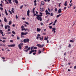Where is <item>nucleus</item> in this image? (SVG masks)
Instances as JSON below:
<instances>
[{"label":"nucleus","mask_w":76,"mask_h":76,"mask_svg":"<svg viewBox=\"0 0 76 76\" xmlns=\"http://www.w3.org/2000/svg\"><path fill=\"white\" fill-rule=\"evenodd\" d=\"M61 4V3H60L58 5L59 7H60V6H61L60 4Z\"/></svg>","instance_id":"obj_45"},{"label":"nucleus","mask_w":76,"mask_h":76,"mask_svg":"<svg viewBox=\"0 0 76 76\" xmlns=\"http://www.w3.org/2000/svg\"><path fill=\"white\" fill-rule=\"evenodd\" d=\"M9 13H10V15H12V12H11V11L9 10Z\"/></svg>","instance_id":"obj_35"},{"label":"nucleus","mask_w":76,"mask_h":76,"mask_svg":"<svg viewBox=\"0 0 76 76\" xmlns=\"http://www.w3.org/2000/svg\"><path fill=\"white\" fill-rule=\"evenodd\" d=\"M25 48H28V46H26Z\"/></svg>","instance_id":"obj_48"},{"label":"nucleus","mask_w":76,"mask_h":76,"mask_svg":"<svg viewBox=\"0 0 76 76\" xmlns=\"http://www.w3.org/2000/svg\"><path fill=\"white\" fill-rule=\"evenodd\" d=\"M55 12H57V8H55Z\"/></svg>","instance_id":"obj_43"},{"label":"nucleus","mask_w":76,"mask_h":76,"mask_svg":"<svg viewBox=\"0 0 76 76\" xmlns=\"http://www.w3.org/2000/svg\"><path fill=\"white\" fill-rule=\"evenodd\" d=\"M45 3L43 1H42L41 2V4L42 5H44V4Z\"/></svg>","instance_id":"obj_19"},{"label":"nucleus","mask_w":76,"mask_h":76,"mask_svg":"<svg viewBox=\"0 0 76 76\" xmlns=\"http://www.w3.org/2000/svg\"><path fill=\"white\" fill-rule=\"evenodd\" d=\"M69 42H74L75 41H74V40H70L69 41Z\"/></svg>","instance_id":"obj_27"},{"label":"nucleus","mask_w":76,"mask_h":76,"mask_svg":"<svg viewBox=\"0 0 76 76\" xmlns=\"http://www.w3.org/2000/svg\"><path fill=\"white\" fill-rule=\"evenodd\" d=\"M62 11H61V8H60L59 9L58 11V13L59 14L60 13H61Z\"/></svg>","instance_id":"obj_8"},{"label":"nucleus","mask_w":76,"mask_h":76,"mask_svg":"<svg viewBox=\"0 0 76 76\" xmlns=\"http://www.w3.org/2000/svg\"><path fill=\"white\" fill-rule=\"evenodd\" d=\"M26 42H29V39H26Z\"/></svg>","instance_id":"obj_25"},{"label":"nucleus","mask_w":76,"mask_h":76,"mask_svg":"<svg viewBox=\"0 0 76 76\" xmlns=\"http://www.w3.org/2000/svg\"><path fill=\"white\" fill-rule=\"evenodd\" d=\"M40 25L41 26H42V25H43V23H40Z\"/></svg>","instance_id":"obj_62"},{"label":"nucleus","mask_w":76,"mask_h":76,"mask_svg":"<svg viewBox=\"0 0 76 76\" xmlns=\"http://www.w3.org/2000/svg\"><path fill=\"white\" fill-rule=\"evenodd\" d=\"M32 51H30V53H29V54H32Z\"/></svg>","instance_id":"obj_58"},{"label":"nucleus","mask_w":76,"mask_h":76,"mask_svg":"<svg viewBox=\"0 0 76 76\" xmlns=\"http://www.w3.org/2000/svg\"><path fill=\"white\" fill-rule=\"evenodd\" d=\"M39 14L40 15H39V16H40V17L42 16V13L41 12H39Z\"/></svg>","instance_id":"obj_18"},{"label":"nucleus","mask_w":76,"mask_h":76,"mask_svg":"<svg viewBox=\"0 0 76 76\" xmlns=\"http://www.w3.org/2000/svg\"><path fill=\"white\" fill-rule=\"evenodd\" d=\"M12 33L13 34H14V35H15V34H16V33H15V32L13 31H12Z\"/></svg>","instance_id":"obj_28"},{"label":"nucleus","mask_w":76,"mask_h":76,"mask_svg":"<svg viewBox=\"0 0 76 76\" xmlns=\"http://www.w3.org/2000/svg\"><path fill=\"white\" fill-rule=\"evenodd\" d=\"M0 33L2 35V36H3V37H4V35L3 34V30H0Z\"/></svg>","instance_id":"obj_5"},{"label":"nucleus","mask_w":76,"mask_h":76,"mask_svg":"<svg viewBox=\"0 0 76 76\" xmlns=\"http://www.w3.org/2000/svg\"><path fill=\"white\" fill-rule=\"evenodd\" d=\"M23 45V43H20L19 44V49L21 50L22 49V46Z\"/></svg>","instance_id":"obj_3"},{"label":"nucleus","mask_w":76,"mask_h":76,"mask_svg":"<svg viewBox=\"0 0 76 76\" xmlns=\"http://www.w3.org/2000/svg\"><path fill=\"white\" fill-rule=\"evenodd\" d=\"M56 28H52V32H53V34H55L56 33Z\"/></svg>","instance_id":"obj_4"},{"label":"nucleus","mask_w":76,"mask_h":76,"mask_svg":"<svg viewBox=\"0 0 76 76\" xmlns=\"http://www.w3.org/2000/svg\"><path fill=\"white\" fill-rule=\"evenodd\" d=\"M37 15H37L36 14H35V13H34V16H35H35H37Z\"/></svg>","instance_id":"obj_40"},{"label":"nucleus","mask_w":76,"mask_h":76,"mask_svg":"<svg viewBox=\"0 0 76 76\" xmlns=\"http://www.w3.org/2000/svg\"><path fill=\"white\" fill-rule=\"evenodd\" d=\"M34 49L37 50V47H34Z\"/></svg>","instance_id":"obj_39"},{"label":"nucleus","mask_w":76,"mask_h":76,"mask_svg":"<svg viewBox=\"0 0 76 76\" xmlns=\"http://www.w3.org/2000/svg\"><path fill=\"white\" fill-rule=\"evenodd\" d=\"M7 26H5V28L6 29H7Z\"/></svg>","instance_id":"obj_41"},{"label":"nucleus","mask_w":76,"mask_h":76,"mask_svg":"<svg viewBox=\"0 0 76 76\" xmlns=\"http://www.w3.org/2000/svg\"><path fill=\"white\" fill-rule=\"evenodd\" d=\"M39 54H41V51H40V50H39Z\"/></svg>","instance_id":"obj_37"},{"label":"nucleus","mask_w":76,"mask_h":76,"mask_svg":"<svg viewBox=\"0 0 76 76\" xmlns=\"http://www.w3.org/2000/svg\"><path fill=\"white\" fill-rule=\"evenodd\" d=\"M25 23H26V24H27V25H29V23L28 22H26Z\"/></svg>","instance_id":"obj_50"},{"label":"nucleus","mask_w":76,"mask_h":76,"mask_svg":"<svg viewBox=\"0 0 76 76\" xmlns=\"http://www.w3.org/2000/svg\"><path fill=\"white\" fill-rule=\"evenodd\" d=\"M1 46V47H3V46H5V45H3V44H0V46Z\"/></svg>","instance_id":"obj_29"},{"label":"nucleus","mask_w":76,"mask_h":76,"mask_svg":"<svg viewBox=\"0 0 76 76\" xmlns=\"http://www.w3.org/2000/svg\"><path fill=\"white\" fill-rule=\"evenodd\" d=\"M14 1L16 4H18V0H14Z\"/></svg>","instance_id":"obj_22"},{"label":"nucleus","mask_w":76,"mask_h":76,"mask_svg":"<svg viewBox=\"0 0 76 76\" xmlns=\"http://www.w3.org/2000/svg\"><path fill=\"white\" fill-rule=\"evenodd\" d=\"M47 43L48 44V43H49V41L48 40H47Z\"/></svg>","instance_id":"obj_56"},{"label":"nucleus","mask_w":76,"mask_h":76,"mask_svg":"<svg viewBox=\"0 0 76 76\" xmlns=\"http://www.w3.org/2000/svg\"><path fill=\"white\" fill-rule=\"evenodd\" d=\"M45 12H46V15H50V13L48 12V10H46L45 11Z\"/></svg>","instance_id":"obj_7"},{"label":"nucleus","mask_w":76,"mask_h":76,"mask_svg":"<svg viewBox=\"0 0 76 76\" xmlns=\"http://www.w3.org/2000/svg\"><path fill=\"white\" fill-rule=\"evenodd\" d=\"M8 1H9L10 3V4H12V0H7Z\"/></svg>","instance_id":"obj_24"},{"label":"nucleus","mask_w":76,"mask_h":76,"mask_svg":"<svg viewBox=\"0 0 76 76\" xmlns=\"http://www.w3.org/2000/svg\"><path fill=\"white\" fill-rule=\"evenodd\" d=\"M36 18L38 20H40V21H42V18L40 16V15H38L37 16Z\"/></svg>","instance_id":"obj_1"},{"label":"nucleus","mask_w":76,"mask_h":76,"mask_svg":"<svg viewBox=\"0 0 76 76\" xmlns=\"http://www.w3.org/2000/svg\"><path fill=\"white\" fill-rule=\"evenodd\" d=\"M60 16H61V14H59L58 15H57L56 16V18H59Z\"/></svg>","instance_id":"obj_20"},{"label":"nucleus","mask_w":76,"mask_h":76,"mask_svg":"<svg viewBox=\"0 0 76 76\" xmlns=\"http://www.w3.org/2000/svg\"><path fill=\"white\" fill-rule=\"evenodd\" d=\"M30 13V11H29V10H28L27 11V16H29Z\"/></svg>","instance_id":"obj_11"},{"label":"nucleus","mask_w":76,"mask_h":76,"mask_svg":"<svg viewBox=\"0 0 76 76\" xmlns=\"http://www.w3.org/2000/svg\"><path fill=\"white\" fill-rule=\"evenodd\" d=\"M23 7V5H22L21 7H20V9H22Z\"/></svg>","instance_id":"obj_59"},{"label":"nucleus","mask_w":76,"mask_h":76,"mask_svg":"<svg viewBox=\"0 0 76 76\" xmlns=\"http://www.w3.org/2000/svg\"><path fill=\"white\" fill-rule=\"evenodd\" d=\"M10 42H13V40H10Z\"/></svg>","instance_id":"obj_49"},{"label":"nucleus","mask_w":76,"mask_h":76,"mask_svg":"<svg viewBox=\"0 0 76 76\" xmlns=\"http://www.w3.org/2000/svg\"><path fill=\"white\" fill-rule=\"evenodd\" d=\"M12 24V21L10 20L9 23V25H11Z\"/></svg>","instance_id":"obj_26"},{"label":"nucleus","mask_w":76,"mask_h":76,"mask_svg":"<svg viewBox=\"0 0 76 76\" xmlns=\"http://www.w3.org/2000/svg\"><path fill=\"white\" fill-rule=\"evenodd\" d=\"M23 42H24V43H26V39H24L23 40Z\"/></svg>","instance_id":"obj_31"},{"label":"nucleus","mask_w":76,"mask_h":76,"mask_svg":"<svg viewBox=\"0 0 76 76\" xmlns=\"http://www.w3.org/2000/svg\"><path fill=\"white\" fill-rule=\"evenodd\" d=\"M35 8H33V11H32L33 13H35V11H34V10H35Z\"/></svg>","instance_id":"obj_23"},{"label":"nucleus","mask_w":76,"mask_h":76,"mask_svg":"<svg viewBox=\"0 0 76 76\" xmlns=\"http://www.w3.org/2000/svg\"><path fill=\"white\" fill-rule=\"evenodd\" d=\"M68 47H69V48H71V47H72V45L70 44H69Z\"/></svg>","instance_id":"obj_30"},{"label":"nucleus","mask_w":76,"mask_h":76,"mask_svg":"<svg viewBox=\"0 0 76 76\" xmlns=\"http://www.w3.org/2000/svg\"><path fill=\"white\" fill-rule=\"evenodd\" d=\"M28 28H24V30L25 31H27V29Z\"/></svg>","instance_id":"obj_53"},{"label":"nucleus","mask_w":76,"mask_h":76,"mask_svg":"<svg viewBox=\"0 0 76 76\" xmlns=\"http://www.w3.org/2000/svg\"><path fill=\"white\" fill-rule=\"evenodd\" d=\"M27 34H28V32H26L25 33H24L23 32H22L21 33V37H23V35H27ZM23 37H24V36H23Z\"/></svg>","instance_id":"obj_2"},{"label":"nucleus","mask_w":76,"mask_h":76,"mask_svg":"<svg viewBox=\"0 0 76 76\" xmlns=\"http://www.w3.org/2000/svg\"><path fill=\"white\" fill-rule=\"evenodd\" d=\"M37 47H39L40 48H41V45L39 44H38L37 45Z\"/></svg>","instance_id":"obj_12"},{"label":"nucleus","mask_w":76,"mask_h":76,"mask_svg":"<svg viewBox=\"0 0 76 76\" xmlns=\"http://www.w3.org/2000/svg\"><path fill=\"white\" fill-rule=\"evenodd\" d=\"M7 27H8V28H9V29H10V26L8 25L7 26Z\"/></svg>","instance_id":"obj_42"},{"label":"nucleus","mask_w":76,"mask_h":76,"mask_svg":"<svg viewBox=\"0 0 76 76\" xmlns=\"http://www.w3.org/2000/svg\"><path fill=\"white\" fill-rule=\"evenodd\" d=\"M49 28L50 29H52V28H53V26H49Z\"/></svg>","instance_id":"obj_32"},{"label":"nucleus","mask_w":76,"mask_h":76,"mask_svg":"<svg viewBox=\"0 0 76 76\" xmlns=\"http://www.w3.org/2000/svg\"><path fill=\"white\" fill-rule=\"evenodd\" d=\"M48 10L49 12H51V10H50V9L49 8H48Z\"/></svg>","instance_id":"obj_36"},{"label":"nucleus","mask_w":76,"mask_h":76,"mask_svg":"<svg viewBox=\"0 0 76 76\" xmlns=\"http://www.w3.org/2000/svg\"><path fill=\"white\" fill-rule=\"evenodd\" d=\"M27 31L28 32H29L30 31V30L28 28H27Z\"/></svg>","instance_id":"obj_52"},{"label":"nucleus","mask_w":76,"mask_h":76,"mask_svg":"<svg viewBox=\"0 0 76 76\" xmlns=\"http://www.w3.org/2000/svg\"><path fill=\"white\" fill-rule=\"evenodd\" d=\"M33 47H31V50H32V49H33Z\"/></svg>","instance_id":"obj_54"},{"label":"nucleus","mask_w":76,"mask_h":76,"mask_svg":"<svg viewBox=\"0 0 76 76\" xmlns=\"http://www.w3.org/2000/svg\"><path fill=\"white\" fill-rule=\"evenodd\" d=\"M64 5L65 6H67V1H65V3H64Z\"/></svg>","instance_id":"obj_13"},{"label":"nucleus","mask_w":76,"mask_h":76,"mask_svg":"<svg viewBox=\"0 0 76 76\" xmlns=\"http://www.w3.org/2000/svg\"><path fill=\"white\" fill-rule=\"evenodd\" d=\"M5 2H7V4H9V2H8L6 0H5Z\"/></svg>","instance_id":"obj_46"},{"label":"nucleus","mask_w":76,"mask_h":76,"mask_svg":"<svg viewBox=\"0 0 76 76\" xmlns=\"http://www.w3.org/2000/svg\"><path fill=\"white\" fill-rule=\"evenodd\" d=\"M6 34H12V32L10 31L9 32L7 33Z\"/></svg>","instance_id":"obj_33"},{"label":"nucleus","mask_w":76,"mask_h":76,"mask_svg":"<svg viewBox=\"0 0 76 76\" xmlns=\"http://www.w3.org/2000/svg\"><path fill=\"white\" fill-rule=\"evenodd\" d=\"M57 20H55L54 21V23H56V22H57Z\"/></svg>","instance_id":"obj_44"},{"label":"nucleus","mask_w":76,"mask_h":76,"mask_svg":"<svg viewBox=\"0 0 76 76\" xmlns=\"http://www.w3.org/2000/svg\"><path fill=\"white\" fill-rule=\"evenodd\" d=\"M22 31H23L24 30H25V28H22Z\"/></svg>","instance_id":"obj_57"},{"label":"nucleus","mask_w":76,"mask_h":76,"mask_svg":"<svg viewBox=\"0 0 76 76\" xmlns=\"http://www.w3.org/2000/svg\"><path fill=\"white\" fill-rule=\"evenodd\" d=\"M30 49H31V48L29 47L28 49H27L26 50H25L26 52H27V51H29Z\"/></svg>","instance_id":"obj_16"},{"label":"nucleus","mask_w":76,"mask_h":76,"mask_svg":"<svg viewBox=\"0 0 76 76\" xmlns=\"http://www.w3.org/2000/svg\"><path fill=\"white\" fill-rule=\"evenodd\" d=\"M48 36L47 37L46 36L44 38V40L45 41H47V40H48Z\"/></svg>","instance_id":"obj_10"},{"label":"nucleus","mask_w":76,"mask_h":76,"mask_svg":"<svg viewBox=\"0 0 76 76\" xmlns=\"http://www.w3.org/2000/svg\"><path fill=\"white\" fill-rule=\"evenodd\" d=\"M50 16H53V12H51L50 13Z\"/></svg>","instance_id":"obj_34"},{"label":"nucleus","mask_w":76,"mask_h":76,"mask_svg":"<svg viewBox=\"0 0 76 76\" xmlns=\"http://www.w3.org/2000/svg\"><path fill=\"white\" fill-rule=\"evenodd\" d=\"M45 9H44L42 8H41L40 9V10L41 11V12H44V10Z\"/></svg>","instance_id":"obj_9"},{"label":"nucleus","mask_w":76,"mask_h":76,"mask_svg":"<svg viewBox=\"0 0 76 76\" xmlns=\"http://www.w3.org/2000/svg\"><path fill=\"white\" fill-rule=\"evenodd\" d=\"M0 9L2 11V10H3V8L2 7H0Z\"/></svg>","instance_id":"obj_38"},{"label":"nucleus","mask_w":76,"mask_h":76,"mask_svg":"<svg viewBox=\"0 0 76 76\" xmlns=\"http://www.w3.org/2000/svg\"><path fill=\"white\" fill-rule=\"evenodd\" d=\"M11 36H12V37H14V35L13 34H12L11 35Z\"/></svg>","instance_id":"obj_63"},{"label":"nucleus","mask_w":76,"mask_h":76,"mask_svg":"<svg viewBox=\"0 0 76 76\" xmlns=\"http://www.w3.org/2000/svg\"><path fill=\"white\" fill-rule=\"evenodd\" d=\"M8 47H15V44L11 45H7Z\"/></svg>","instance_id":"obj_6"},{"label":"nucleus","mask_w":76,"mask_h":76,"mask_svg":"<svg viewBox=\"0 0 76 76\" xmlns=\"http://www.w3.org/2000/svg\"><path fill=\"white\" fill-rule=\"evenodd\" d=\"M4 20L5 22H7V19L6 18H4Z\"/></svg>","instance_id":"obj_17"},{"label":"nucleus","mask_w":76,"mask_h":76,"mask_svg":"<svg viewBox=\"0 0 76 76\" xmlns=\"http://www.w3.org/2000/svg\"><path fill=\"white\" fill-rule=\"evenodd\" d=\"M0 6H1V7H3V4L2 3H1L0 4Z\"/></svg>","instance_id":"obj_47"},{"label":"nucleus","mask_w":76,"mask_h":76,"mask_svg":"<svg viewBox=\"0 0 76 76\" xmlns=\"http://www.w3.org/2000/svg\"><path fill=\"white\" fill-rule=\"evenodd\" d=\"M5 13L6 14V15L7 16L8 15V13H7V10H6V9H5Z\"/></svg>","instance_id":"obj_14"},{"label":"nucleus","mask_w":76,"mask_h":76,"mask_svg":"<svg viewBox=\"0 0 76 76\" xmlns=\"http://www.w3.org/2000/svg\"><path fill=\"white\" fill-rule=\"evenodd\" d=\"M16 19H18V16L17 15H16Z\"/></svg>","instance_id":"obj_55"},{"label":"nucleus","mask_w":76,"mask_h":76,"mask_svg":"<svg viewBox=\"0 0 76 76\" xmlns=\"http://www.w3.org/2000/svg\"><path fill=\"white\" fill-rule=\"evenodd\" d=\"M31 51H32V52H34V50H32Z\"/></svg>","instance_id":"obj_64"},{"label":"nucleus","mask_w":76,"mask_h":76,"mask_svg":"<svg viewBox=\"0 0 76 76\" xmlns=\"http://www.w3.org/2000/svg\"><path fill=\"white\" fill-rule=\"evenodd\" d=\"M2 42H3L4 43V42H6V41H5V40H3V41H2Z\"/></svg>","instance_id":"obj_60"},{"label":"nucleus","mask_w":76,"mask_h":76,"mask_svg":"<svg viewBox=\"0 0 76 76\" xmlns=\"http://www.w3.org/2000/svg\"><path fill=\"white\" fill-rule=\"evenodd\" d=\"M14 8H12L11 10V12H12V13H14Z\"/></svg>","instance_id":"obj_21"},{"label":"nucleus","mask_w":76,"mask_h":76,"mask_svg":"<svg viewBox=\"0 0 76 76\" xmlns=\"http://www.w3.org/2000/svg\"><path fill=\"white\" fill-rule=\"evenodd\" d=\"M41 29L40 28H37V32H40L41 31Z\"/></svg>","instance_id":"obj_15"},{"label":"nucleus","mask_w":76,"mask_h":76,"mask_svg":"<svg viewBox=\"0 0 76 76\" xmlns=\"http://www.w3.org/2000/svg\"><path fill=\"white\" fill-rule=\"evenodd\" d=\"M41 48H42V47H44V44H43V45H41Z\"/></svg>","instance_id":"obj_51"},{"label":"nucleus","mask_w":76,"mask_h":76,"mask_svg":"<svg viewBox=\"0 0 76 76\" xmlns=\"http://www.w3.org/2000/svg\"><path fill=\"white\" fill-rule=\"evenodd\" d=\"M74 69H76V66H75L74 67Z\"/></svg>","instance_id":"obj_61"}]
</instances>
